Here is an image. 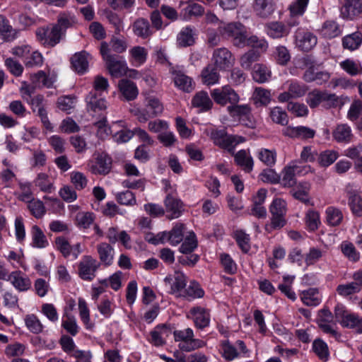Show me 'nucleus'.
Segmentation results:
<instances>
[{
  "mask_svg": "<svg viewBox=\"0 0 362 362\" xmlns=\"http://www.w3.org/2000/svg\"><path fill=\"white\" fill-rule=\"evenodd\" d=\"M32 245L37 248H45L48 245V240L43 231L37 225L31 228Z\"/></svg>",
  "mask_w": 362,
  "mask_h": 362,
  "instance_id": "45",
  "label": "nucleus"
},
{
  "mask_svg": "<svg viewBox=\"0 0 362 362\" xmlns=\"http://www.w3.org/2000/svg\"><path fill=\"white\" fill-rule=\"evenodd\" d=\"M288 86L286 91L281 93L278 96L279 102H288L291 99L298 98L303 96L306 92V87L297 81H288Z\"/></svg>",
  "mask_w": 362,
  "mask_h": 362,
  "instance_id": "19",
  "label": "nucleus"
},
{
  "mask_svg": "<svg viewBox=\"0 0 362 362\" xmlns=\"http://www.w3.org/2000/svg\"><path fill=\"white\" fill-rule=\"evenodd\" d=\"M95 216L93 213L88 211L78 212L76 216V222L78 226L82 228H88L93 223Z\"/></svg>",
  "mask_w": 362,
  "mask_h": 362,
  "instance_id": "64",
  "label": "nucleus"
},
{
  "mask_svg": "<svg viewBox=\"0 0 362 362\" xmlns=\"http://www.w3.org/2000/svg\"><path fill=\"white\" fill-rule=\"evenodd\" d=\"M205 133L215 145L227 150L230 153H233V150L237 144L245 141V138L243 136L228 135L225 130L210 128L206 129Z\"/></svg>",
  "mask_w": 362,
  "mask_h": 362,
  "instance_id": "4",
  "label": "nucleus"
},
{
  "mask_svg": "<svg viewBox=\"0 0 362 362\" xmlns=\"http://www.w3.org/2000/svg\"><path fill=\"white\" fill-rule=\"evenodd\" d=\"M62 327L71 336H76L79 332V327L76 317L72 315L65 314L63 315Z\"/></svg>",
  "mask_w": 362,
  "mask_h": 362,
  "instance_id": "52",
  "label": "nucleus"
},
{
  "mask_svg": "<svg viewBox=\"0 0 362 362\" xmlns=\"http://www.w3.org/2000/svg\"><path fill=\"white\" fill-rule=\"evenodd\" d=\"M258 159L268 167H272L276 164L277 153L275 149L262 148L257 152Z\"/></svg>",
  "mask_w": 362,
  "mask_h": 362,
  "instance_id": "43",
  "label": "nucleus"
},
{
  "mask_svg": "<svg viewBox=\"0 0 362 362\" xmlns=\"http://www.w3.org/2000/svg\"><path fill=\"white\" fill-rule=\"evenodd\" d=\"M185 225L181 223H176L170 233V244L176 246L180 244L184 238Z\"/></svg>",
  "mask_w": 362,
  "mask_h": 362,
  "instance_id": "56",
  "label": "nucleus"
},
{
  "mask_svg": "<svg viewBox=\"0 0 362 362\" xmlns=\"http://www.w3.org/2000/svg\"><path fill=\"white\" fill-rule=\"evenodd\" d=\"M325 215L327 223L330 226H339L344 218L342 211L334 206L327 207L325 211Z\"/></svg>",
  "mask_w": 362,
  "mask_h": 362,
  "instance_id": "47",
  "label": "nucleus"
},
{
  "mask_svg": "<svg viewBox=\"0 0 362 362\" xmlns=\"http://www.w3.org/2000/svg\"><path fill=\"white\" fill-rule=\"evenodd\" d=\"M362 12V2L361 0H344L341 8V14L344 18H353Z\"/></svg>",
  "mask_w": 362,
  "mask_h": 362,
  "instance_id": "30",
  "label": "nucleus"
},
{
  "mask_svg": "<svg viewBox=\"0 0 362 362\" xmlns=\"http://www.w3.org/2000/svg\"><path fill=\"white\" fill-rule=\"evenodd\" d=\"M173 334L174 340L178 342L177 346L182 351L189 352L206 346L205 341L194 338V331L189 327L176 329Z\"/></svg>",
  "mask_w": 362,
  "mask_h": 362,
  "instance_id": "5",
  "label": "nucleus"
},
{
  "mask_svg": "<svg viewBox=\"0 0 362 362\" xmlns=\"http://www.w3.org/2000/svg\"><path fill=\"white\" fill-rule=\"evenodd\" d=\"M62 35V29L55 25L41 27L36 30L37 40L45 47H54L60 42Z\"/></svg>",
  "mask_w": 362,
  "mask_h": 362,
  "instance_id": "7",
  "label": "nucleus"
},
{
  "mask_svg": "<svg viewBox=\"0 0 362 362\" xmlns=\"http://www.w3.org/2000/svg\"><path fill=\"white\" fill-rule=\"evenodd\" d=\"M265 32L269 37L279 39L287 36L290 30L282 22L273 21L265 25Z\"/></svg>",
  "mask_w": 362,
  "mask_h": 362,
  "instance_id": "27",
  "label": "nucleus"
},
{
  "mask_svg": "<svg viewBox=\"0 0 362 362\" xmlns=\"http://www.w3.org/2000/svg\"><path fill=\"white\" fill-rule=\"evenodd\" d=\"M317 37L312 33L298 29L296 33V46L303 51H310L317 45Z\"/></svg>",
  "mask_w": 362,
  "mask_h": 362,
  "instance_id": "18",
  "label": "nucleus"
},
{
  "mask_svg": "<svg viewBox=\"0 0 362 362\" xmlns=\"http://www.w3.org/2000/svg\"><path fill=\"white\" fill-rule=\"evenodd\" d=\"M218 68L212 64H207L201 72V79L203 84L210 86L218 84L220 81Z\"/></svg>",
  "mask_w": 362,
  "mask_h": 362,
  "instance_id": "25",
  "label": "nucleus"
},
{
  "mask_svg": "<svg viewBox=\"0 0 362 362\" xmlns=\"http://www.w3.org/2000/svg\"><path fill=\"white\" fill-rule=\"evenodd\" d=\"M320 33L325 37L334 38L340 35L341 30L336 21H327L323 23Z\"/></svg>",
  "mask_w": 362,
  "mask_h": 362,
  "instance_id": "49",
  "label": "nucleus"
},
{
  "mask_svg": "<svg viewBox=\"0 0 362 362\" xmlns=\"http://www.w3.org/2000/svg\"><path fill=\"white\" fill-rule=\"evenodd\" d=\"M248 352V349L242 340H237L232 344L229 340H222L219 344V353L228 361L243 356Z\"/></svg>",
  "mask_w": 362,
  "mask_h": 362,
  "instance_id": "6",
  "label": "nucleus"
},
{
  "mask_svg": "<svg viewBox=\"0 0 362 362\" xmlns=\"http://www.w3.org/2000/svg\"><path fill=\"white\" fill-rule=\"evenodd\" d=\"M115 198L121 205L134 206L137 204L135 194L129 189L117 193Z\"/></svg>",
  "mask_w": 362,
  "mask_h": 362,
  "instance_id": "58",
  "label": "nucleus"
},
{
  "mask_svg": "<svg viewBox=\"0 0 362 362\" xmlns=\"http://www.w3.org/2000/svg\"><path fill=\"white\" fill-rule=\"evenodd\" d=\"M330 75L327 71H315L313 67H310L305 71L303 74V79L306 82L316 81L318 84H322L329 80Z\"/></svg>",
  "mask_w": 362,
  "mask_h": 362,
  "instance_id": "41",
  "label": "nucleus"
},
{
  "mask_svg": "<svg viewBox=\"0 0 362 362\" xmlns=\"http://www.w3.org/2000/svg\"><path fill=\"white\" fill-rule=\"evenodd\" d=\"M170 286V293L177 297H182L187 284V276L184 273L176 271L173 276H166L164 279Z\"/></svg>",
  "mask_w": 362,
  "mask_h": 362,
  "instance_id": "13",
  "label": "nucleus"
},
{
  "mask_svg": "<svg viewBox=\"0 0 362 362\" xmlns=\"http://www.w3.org/2000/svg\"><path fill=\"white\" fill-rule=\"evenodd\" d=\"M309 0H294L288 6L292 18L302 16L308 7Z\"/></svg>",
  "mask_w": 362,
  "mask_h": 362,
  "instance_id": "53",
  "label": "nucleus"
},
{
  "mask_svg": "<svg viewBox=\"0 0 362 362\" xmlns=\"http://www.w3.org/2000/svg\"><path fill=\"white\" fill-rule=\"evenodd\" d=\"M57 74L54 71H51L50 70H48L47 72L38 71L35 74H30V81L37 88H52L57 81Z\"/></svg>",
  "mask_w": 362,
  "mask_h": 362,
  "instance_id": "15",
  "label": "nucleus"
},
{
  "mask_svg": "<svg viewBox=\"0 0 362 362\" xmlns=\"http://www.w3.org/2000/svg\"><path fill=\"white\" fill-rule=\"evenodd\" d=\"M305 222L308 230L315 231L321 224L320 216L318 211L309 209L305 216Z\"/></svg>",
  "mask_w": 362,
  "mask_h": 362,
  "instance_id": "50",
  "label": "nucleus"
},
{
  "mask_svg": "<svg viewBox=\"0 0 362 362\" xmlns=\"http://www.w3.org/2000/svg\"><path fill=\"white\" fill-rule=\"evenodd\" d=\"M100 54L112 76L117 78L126 74L127 70L126 62L122 57L111 54L107 42L101 43Z\"/></svg>",
  "mask_w": 362,
  "mask_h": 362,
  "instance_id": "3",
  "label": "nucleus"
},
{
  "mask_svg": "<svg viewBox=\"0 0 362 362\" xmlns=\"http://www.w3.org/2000/svg\"><path fill=\"white\" fill-rule=\"evenodd\" d=\"M259 55L255 50L251 49L243 54L240 58V65L245 70H250L252 65L258 61Z\"/></svg>",
  "mask_w": 362,
  "mask_h": 362,
  "instance_id": "62",
  "label": "nucleus"
},
{
  "mask_svg": "<svg viewBox=\"0 0 362 362\" xmlns=\"http://www.w3.org/2000/svg\"><path fill=\"white\" fill-rule=\"evenodd\" d=\"M112 168V159L105 153L95 154L87 163L88 170L94 175H107Z\"/></svg>",
  "mask_w": 362,
  "mask_h": 362,
  "instance_id": "9",
  "label": "nucleus"
},
{
  "mask_svg": "<svg viewBox=\"0 0 362 362\" xmlns=\"http://www.w3.org/2000/svg\"><path fill=\"white\" fill-rule=\"evenodd\" d=\"M189 314L197 328L203 329L207 327L210 324V313L209 310L204 307L195 306L189 310Z\"/></svg>",
  "mask_w": 362,
  "mask_h": 362,
  "instance_id": "16",
  "label": "nucleus"
},
{
  "mask_svg": "<svg viewBox=\"0 0 362 362\" xmlns=\"http://www.w3.org/2000/svg\"><path fill=\"white\" fill-rule=\"evenodd\" d=\"M145 107L140 108L134 107L131 112L136 117L140 122H146L150 118H153L160 115L163 112V105L158 98L155 96L149 95L145 98Z\"/></svg>",
  "mask_w": 362,
  "mask_h": 362,
  "instance_id": "2",
  "label": "nucleus"
},
{
  "mask_svg": "<svg viewBox=\"0 0 362 362\" xmlns=\"http://www.w3.org/2000/svg\"><path fill=\"white\" fill-rule=\"evenodd\" d=\"M118 86L127 100H133L137 97L139 90L133 81L129 79H122L119 81Z\"/></svg>",
  "mask_w": 362,
  "mask_h": 362,
  "instance_id": "36",
  "label": "nucleus"
},
{
  "mask_svg": "<svg viewBox=\"0 0 362 362\" xmlns=\"http://www.w3.org/2000/svg\"><path fill=\"white\" fill-rule=\"evenodd\" d=\"M88 109L94 112L105 110L107 103L104 98L95 92H90L86 98Z\"/></svg>",
  "mask_w": 362,
  "mask_h": 362,
  "instance_id": "32",
  "label": "nucleus"
},
{
  "mask_svg": "<svg viewBox=\"0 0 362 362\" xmlns=\"http://www.w3.org/2000/svg\"><path fill=\"white\" fill-rule=\"evenodd\" d=\"M8 281L20 292L27 291L30 290L32 286L30 279L20 270L11 272Z\"/></svg>",
  "mask_w": 362,
  "mask_h": 362,
  "instance_id": "22",
  "label": "nucleus"
},
{
  "mask_svg": "<svg viewBox=\"0 0 362 362\" xmlns=\"http://www.w3.org/2000/svg\"><path fill=\"white\" fill-rule=\"evenodd\" d=\"M339 157V154L334 150H326L317 154L318 163L322 167L332 165Z\"/></svg>",
  "mask_w": 362,
  "mask_h": 362,
  "instance_id": "60",
  "label": "nucleus"
},
{
  "mask_svg": "<svg viewBox=\"0 0 362 362\" xmlns=\"http://www.w3.org/2000/svg\"><path fill=\"white\" fill-rule=\"evenodd\" d=\"M339 66L349 75L352 76L362 74V66L358 61L346 59L339 63Z\"/></svg>",
  "mask_w": 362,
  "mask_h": 362,
  "instance_id": "48",
  "label": "nucleus"
},
{
  "mask_svg": "<svg viewBox=\"0 0 362 362\" xmlns=\"http://www.w3.org/2000/svg\"><path fill=\"white\" fill-rule=\"evenodd\" d=\"M211 61L220 71H224L233 65L235 58L228 49L221 47L214 50Z\"/></svg>",
  "mask_w": 362,
  "mask_h": 362,
  "instance_id": "11",
  "label": "nucleus"
},
{
  "mask_svg": "<svg viewBox=\"0 0 362 362\" xmlns=\"http://www.w3.org/2000/svg\"><path fill=\"white\" fill-rule=\"evenodd\" d=\"M282 134L291 139L307 140L315 136V131L305 126H288L282 130Z\"/></svg>",
  "mask_w": 362,
  "mask_h": 362,
  "instance_id": "17",
  "label": "nucleus"
},
{
  "mask_svg": "<svg viewBox=\"0 0 362 362\" xmlns=\"http://www.w3.org/2000/svg\"><path fill=\"white\" fill-rule=\"evenodd\" d=\"M252 8L257 16L267 18L274 13L275 6L273 0H255Z\"/></svg>",
  "mask_w": 362,
  "mask_h": 362,
  "instance_id": "26",
  "label": "nucleus"
},
{
  "mask_svg": "<svg viewBox=\"0 0 362 362\" xmlns=\"http://www.w3.org/2000/svg\"><path fill=\"white\" fill-rule=\"evenodd\" d=\"M173 81L175 86L180 90L189 93L194 89L192 78L181 71H173Z\"/></svg>",
  "mask_w": 362,
  "mask_h": 362,
  "instance_id": "33",
  "label": "nucleus"
},
{
  "mask_svg": "<svg viewBox=\"0 0 362 362\" xmlns=\"http://www.w3.org/2000/svg\"><path fill=\"white\" fill-rule=\"evenodd\" d=\"M177 42L180 47H189L194 43V32L190 27L181 30L177 37Z\"/></svg>",
  "mask_w": 362,
  "mask_h": 362,
  "instance_id": "46",
  "label": "nucleus"
},
{
  "mask_svg": "<svg viewBox=\"0 0 362 362\" xmlns=\"http://www.w3.org/2000/svg\"><path fill=\"white\" fill-rule=\"evenodd\" d=\"M100 265L95 259L90 255L83 256L78 264V275L86 281H91L95 276V272Z\"/></svg>",
  "mask_w": 362,
  "mask_h": 362,
  "instance_id": "10",
  "label": "nucleus"
},
{
  "mask_svg": "<svg viewBox=\"0 0 362 362\" xmlns=\"http://www.w3.org/2000/svg\"><path fill=\"white\" fill-rule=\"evenodd\" d=\"M192 104L194 107L199 109L201 112H206L213 107V102L206 91L197 93L192 100Z\"/></svg>",
  "mask_w": 362,
  "mask_h": 362,
  "instance_id": "34",
  "label": "nucleus"
},
{
  "mask_svg": "<svg viewBox=\"0 0 362 362\" xmlns=\"http://www.w3.org/2000/svg\"><path fill=\"white\" fill-rule=\"evenodd\" d=\"M220 35L227 39H230L233 45L239 48L246 46L247 30L240 22L221 23L218 28Z\"/></svg>",
  "mask_w": 362,
  "mask_h": 362,
  "instance_id": "1",
  "label": "nucleus"
},
{
  "mask_svg": "<svg viewBox=\"0 0 362 362\" xmlns=\"http://www.w3.org/2000/svg\"><path fill=\"white\" fill-rule=\"evenodd\" d=\"M254 103L257 106L267 105L271 100L270 92L263 88L258 87L255 89L252 95Z\"/></svg>",
  "mask_w": 362,
  "mask_h": 362,
  "instance_id": "55",
  "label": "nucleus"
},
{
  "mask_svg": "<svg viewBox=\"0 0 362 362\" xmlns=\"http://www.w3.org/2000/svg\"><path fill=\"white\" fill-rule=\"evenodd\" d=\"M311 185L308 182H299L296 185L292 187L290 194L293 198L300 201V202L308 204L313 205L310 202V191Z\"/></svg>",
  "mask_w": 362,
  "mask_h": 362,
  "instance_id": "24",
  "label": "nucleus"
},
{
  "mask_svg": "<svg viewBox=\"0 0 362 362\" xmlns=\"http://www.w3.org/2000/svg\"><path fill=\"white\" fill-rule=\"evenodd\" d=\"M129 62L134 66L144 64L148 57L147 49L141 46H134L129 50Z\"/></svg>",
  "mask_w": 362,
  "mask_h": 362,
  "instance_id": "35",
  "label": "nucleus"
},
{
  "mask_svg": "<svg viewBox=\"0 0 362 362\" xmlns=\"http://www.w3.org/2000/svg\"><path fill=\"white\" fill-rule=\"evenodd\" d=\"M18 34V31L12 28L4 16L0 15V35L5 40L12 41L17 37Z\"/></svg>",
  "mask_w": 362,
  "mask_h": 362,
  "instance_id": "39",
  "label": "nucleus"
},
{
  "mask_svg": "<svg viewBox=\"0 0 362 362\" xmlns=\"http://www.w3.org/2000/svg\"><path fill=\"white\" fill-rule=\"evenodd\" d=\"M235 163L245 172L250 173L253 170L254 160L249 150H240L236 153H233Z\"/></svg>",
  "mask_w": 362,
  "mask_h": 362,
  "instance_id": "29",
  "label": "nucleus"
},
{
  "mask_svg": "<svg viewBox=\"0 0 362 362\" xmlns=\"http://www.w3.org/2000/svg\"><path fill=\"white\" fill-rule=\"evenodd\" d=\"M100 264L105 267L112 264L115 256V249L110 244L101 243L96 246Z\"/></svg>",
  "mask_w": 362,
  "mask_h": 362,
  "instance_id": "28",
  "label": "nucleus"
},
{
  "mask_svg": "<svg viewBox=\"0 0 362 362\" xmlns=\"http://www.w3.org/2000/svg\"><path fill=\"white\" fill-rule=\"evenodd\" d=\"M210 94L214 102L221 106L228 103L238 104L240 100L239 95L228 85L214 88L211 90Z\"/></svg>",
  "mask_w": 362,
  "mask_h": 362,
  "instance_id": "8",
  "label": "nucleus"
},
{
  "mask_svg": "<svg viewBox=\"0 0 362 362\" xmlns=\"http://www.w3.org/2000/svg\"><path fill=\"white\" fill-rule=\"evenodd\" d=\"M362 43V33L355 32L344 36L342 39V45L344 49L351 51L357 49Z\"/></svg>",
  "mask_w": 362,
  "mask_h": 362,
  "instance_id": "44",
  "label": "nucleus"
},
{
  "mask_svg": "<svg viewBox=\"0 0 362 362\" xmlns=\"http://www.w3.org/2000/svg\"><path fill=\"white\" fill-rule=\"evenodd\" d=\"M204 295V290L200 285L194 281H190L189 286L185 289L182 297L187 299H195L202 298Z\"/></svg>",
  "mask_w": 362,
  "mask_h": 362,
  "instance_id": "51",
  "label": "nucleus"
},
{
  "mask_svg": "<svg viewBox=\"0 0 362 362\" xmlns=\"http://www.w3.org/2000/svg\"><path fill=\"white\" fill-rule=\"evenodd\" d=\"M335 141L339 143L350 142L352 137L351 127L346 124H338L332 132Z\"/></svg>",
  "mask_w": 362,
  "mask_h": 362,
  "instance_id": "38",
  "label": "nucleus"
},
{
  "mask_svg": "<svg viewBox=\"0 0 362 362\" xmlns=\"http://www.w3.org/2000/svg\"><path fill=\"white\" fill-rule=\"evenodd\" d=\"M337 293L339 296L346 298L353 294L357 293L360 292L361 288L358 286L356 283H354V281L341 284L337 286L336 288Z\"/></svg>",
  "mask_w": 362,
  "mask_h": 362,
  "instance_id": "59",
  "label": "nucleus"
},
{
  "mask_svg": "<svg viewBox=\"0 0 362 362\" xmlns=\"http://www.w3.org/2000/svg\"><path fill=\"white\" fill-rule=\"evenodd\" d=\"M302 302L307 306H317L322 302V296L316 288L302 291L300 294Z\"/></svg>",
  "mask_w": 362,
  "mask_h": 362,
  "instance_id": "31",
  "label": "nucleus"
},
{
  "mask_svg": "<svg viewBox=\"0 0 362 362\" xmlns=\"http://www.w3.org/2000/svg\"><path fill=\"white\" fill-rule=\"evenodd\" d=\"M252 77L257 83H264L270 80L272 71L267 65L256 64L252 69Z\"/></svg>",
  "mask_w": 362,
  "mask_h": 362,
  "instance_id": "37",
  "label": "nucleus"
},
{
  "mask_svg": "<svg viewBox=\"0 0 362 362\" xmlns=\"http://www.w3.org/2000/svg\"><path fill=\"white\" fill-rule=\"evenodd\" d=\"M34 184L41 191L51 192L54 188L53 182L46 173H40L34 180Z\"/></svg>",
  "mask_w": 362,
  "mask_h": 362,
  "instance_id": "57",
  "label": "nucleus"
},
{
  "mask_svg": "<svg viewBox=\"0 0 362 362\" xmlns=\"http://www.w3.org/2000/svg\"><path fill=\"white\" fill-rule=\"evenodd\" d=\"M171 334L170 329L165 325H157L150 332L148 341L155 346H163L166 343V338Z\"/></svg>",
  "mask_w": 362,
  "mask_h": 362,
  "instance_id": "23",
  "label": "nucleus"
},
{
  "mask_svg": "<svg viewBox=\"0 0 362 362\" xmlns=\"http://www.w3.org/2000/svg\"><path fill=\"white\" fill-rule=\"evenodd\" d=\"M317 323L323 332L329 334L335 338L339 337L336 329V324L333 321L332 313L328 308H322L319 310Z\"/></svg>",
  "mask_w": 362,
  "mask_h": 362,
  "instance_id": "12",
  "label": "nucleus"
},
{
  "mask_svg": "<svg viewBox=\"0 0 362 362\" xmlns=\"http://www.w3.org/2000/svg\"><path fill=\"white\" fill-rule=\"evenodd\" d=\"M234 238L243 252L247 253L250 250V235L246 234L243 230H236L234 233Z\"/></svg>",
  "mask_w": 362,
  "mask_h": 362,
  "instance_id": "63",
  "label": "nucleus"
},
{
  "mask_svg": "<svg viewBox=\"0 0 362 362\" xmlns=\"http://www.w3.org/2000/svg\"><path fill=\"white\" fill-rule=\"evenodd\" d=\"M183 240L184 241L179 249L181 253H191L197 247V241L194 233L189 232Z\"/></svg>",
  "mask_w": 362,
  "mask_h": 362,
  "instance_id": "61",
  "label": "nucleus"
},
{
  "mask_svg": "<svg viewBox=\"0 0 362 362\" xmlns=\"http://www.w3.org/2000/svg\"><path fill=\"white\" fill-rule=\"evenodd\" d=\"M349 206L352 213L356 216H362V199L355 190H347Z\"/></svg>",
  "mask_w": 362,
  "mask_h": 362,
  "instance_id": "40",
  "label": "nucleus"
},
{
  "mask_svg": "<svg viewBox=\"0 0 362 362\" xmlns=\"http://www.w3.org/2000/svg\"><path fill=\"white\" fill-rule=\"evenodd\" d=\"M309 166L300 167L297 165H287L282 171L281 185L284 187H292L296 184V175L305 174Z\"/></svg>",
  "mask_w": 362,
  "mask_h": 362,
  "instance_id": "14",
  "label": "nucleus"
},
{
  "mask_svg": "<svg viewBox=\"0 0 362 362\" xmlns=\"http://www.w3.org/2000/svg\"><path fill=\"white\" fill-rule=\"evenodd\" d=\"M25 323L27 329L33 334H40L43 331V325L39 318L34 314H29L25 317Z\"/></svg>",
  "mask_w": 362,
  "mask_h": 362,
  "instance_id": "54",
  "label": "nucleus"
},
{
  "mask_svg": "<svg viewBox=\"0 0 362 362\" xmlns=\"http://www.w3.org/2000/svg\"><path fill=\"white\" fill-rule=\"evenodd\" d=\"M134 33L143 39L152 35L148 21L145 18H139L133 24Z\"/></svg>",
  "mask_w": 362,
  "mask_h": 362,
  "instance_id": "42",
  "label": "nucleus"
},
{
  "mask_svg": "<svg viewBox=\"0 0 362 362\" xmlns=\"http://www.w3.org/2000/svg\"><path fill=\"white\" fill-rule=\"evenodd\" d=\"M164 204L167 218L170 220L179 218L184 211V204L177 197H166L164 200Z\"/></svg>",
  "mask_w": 362,
  "mask_h": 362,
  "instance_id": "21",
  "label": "nucleus"
},
{
  "mask_svg": "<svg viewBox=\"0 0 362 362\" xmlns=\"http://www.w3.org/2000/svg\"><path fill=\"white\" fill-rule=\"evenodd\" d=\"M90 55L86 51L75 53L71 57V68L78 74H84L88 71Z\"/></svg>",
  "mask_w": 362,
  "mask_h": 362,
  "instance_id": "20",
  "label": "nucleus"
}]
</instances>
